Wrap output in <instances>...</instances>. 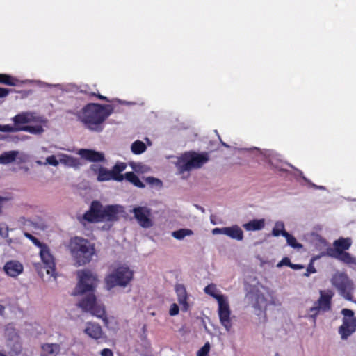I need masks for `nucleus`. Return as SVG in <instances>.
Returning a JSON list of instances; mask_svg holds the SVG:
<instances>
[{
    "label": "nucleus",
    "instance_id": "7",
    "mask_svg": "<svg viewBox=\"0 0 356 356\" xmlns=\"http://www.w3.org/2000/svg\"><path fill=\"white\" fill-rule=\"evenodd\" d=\"M331 282L345 299L353 301L354 284L346 273H336L332 276Z\"/></svg>",
    "mask_w": 356,
    "mask_h": 356
},
{
    "label": "nucleus",
    "instance_id": "8",
    "mask_svg": "<svg viewBox=\"0 0 356 356\" xmlns=\"http://www.w3.org/2000/svg\"><path fill=\"white\" fill-rule=\"evenodd\" d=\"M333 296L334 292L332 291L321 290L318 300L315 302L314 305L309 309V317L315 321L317 316L320 314L321 312H329L332 307V299Z\"/></svg>",
    "mask_w": 356,
    "mask_h": 356
},
{
    "label": "nucleus",
    "instance_id": "44",
    "mask_svg": "<svg viewBox=\"0 0 356 356\" xmlns=\"http://www.w3.org/2000/svg\"><path fill=\"white\" fill-rule=\"evenodd\" d=\"M179 307L176 303H173L170 305V308L169 310V314L170 316H176L179 314Z\"/></svg>",
    "mask_w": 356,
    "mask_h": 356
},
{
    "label": "nucleus",
    "instance_id": "18",
    "mask_svg": "<svg viewBox=\"0 0 356 356\" xmlns=\"http://www.w3.org/2000/svg\"><path fill=\"white\" fill-rule=\"evenodd\" d=\"M4 270L10 277H17L23 271V266L19 261H10L6 263Z\"/></svg>",
    "mask_w": 356,
    "mask_h": 356
},
{
    "label": "nucleus",
    "instance_id": "54",
    "mask_svg": "<svg viewBox=\"0 0 356 356\" xmlns=\"http://www.w3.org/2000/svg\"><path fill=\"white\" fill-rule=\"evenodd\" d=\"M4 311V307L2 306L1 304H0V314H1Z\"/></svg>",
    "mask_w": 356,
    "mask_h": 356
},
{
    "label": "nucleus",
    "instance_id": "29",
    "mask_svg": "<svg viewBox=\"0 0 356 356\" xmlns=\"http://www.w3.org/2000/svg\"><path fill=\"white\" fill-rule=\"evenodd\" d=\"M204 291L207 294H209L213 298H214L218 302H220L221 300L225 298V296L222 294L217 293L216 285L213 284L207 285L204 288Z\"/></svg>",
    "mask_w": 356,
    "mask_h": 356
},
{
    "label": "nucleus",
    "instance_id": "52",
    "mask_svg": "<svg viewBox=\"0 0 356 356\" xmlns=\"http://www.w3.org/2000/svg\"><path fill=\"white\" fill-rule=\"evenodd\" d=\"M290 267L291 268H293V269H295V270H298V269L303 268V266L300 265V264H291Z\"/></svg>",
    "mask_w": 356,
    "mask_h": 356
},
{
    "label": "nucleus",
    "instance_id": "17",
    "mask_svg": "<svg viewBox=\"0 0 356 356\" xmlns=\"http://www.w3.org/2000/svg\"><path fill=\"white\" fill-rule=\"evenodd\" d=\"M326 254L347 264H356L355 258H353L350 253L346 252L336 254V251H333V248H328Z\"/></svg>",
    "mask_w": 356,
    "mask_h": 356
},
{
    "label": "nucleus",
    "instance_id": "50",
    "mask_svg": "<svg viewBox=\"0 0 356 356\" xmlns=\"http://www.w3.org/2000/svg\"><path fill=\"white\" fill-rule=\"evenodd\" d=\"M305 181H307L312 188L315 189H324L325 188L322 186H317L313 183H312L309 180L307 179L306 178H304Z\"/></svg>",
    "mask_w": 356,
    "mask_h": 356
},
{
    "label": "nucleus",
    "instance_id": "51",
    "mask_svg": "<svg viewBox=\"0 0 356 356\" xmlns=\"http://www.w3.org/2000/svg\"><path fill=\"white\" fill-rule=\"evenodd\" d=\"M8 199L7 197L0 196V213L2 212L3 204L4 202L7 201Z\"/></svg>",
    "mask_w": 356,
    "mask_h": 356
},
{
    "label": "nucleus",
    "instance_id": "27",
    "mask_svg": "<svg viewBox=\"0 0 356 356\" xmlns=\"http://www.w3.org/2000/svg\"><path fill=\"white\" fill-rule=\"evenodd\" d=\"M124 179L138 188H143L145 186L138 177L133 172H126Z\"/></svg>",
    "mask_w": 356,
    "mask_h": 356
},
{
    "label": "nucleus",
    "instance_id": "36",
    "mask_svg": "<svg viewBox=\"0 0 356 356\" xmlns=\"http://www.w3.org/2000/svg\"><path fill=\"white\" fill-rule=\"evenodd\" d=\"M177 300L179 304L181 305V309L183 312H187L189 309L187 293L177 296Z\"/></svg>",
    "mask_w": 356,
    "mask_h": 356
},
{
    "label": "nucleus",
    "instance_id": "16",
    "mask_svg": "<svg viewBox=\"0 0 356 356\" xmlns=\"http://www.w3.org/2000/svg\"><path fill=\"white\" fill-rule=\"evenodd\" d=\"M60 350V345L58 343H44L41 345L40 356H58Z\"/></svg>",
    "mask_w": 356,
    "mask_h": 356
},
{
    "label": "nucleus",
    "instance_id": "33",
    "mask_svg": "<svg viewBox=\"0 0 356 356\" xmlns=\"http://www.w3.org/2000/svg\"><path fill=\"white\" fill-rule=\"evenodd\" d=\"M283 236L286 238L287 244L293 248H300L302 245L298 243L296 238L288 232H284Z\"/></svg>",
    "mask_w": 356,
    "mask_h": 356
},
{
    "label": "nucleus",
    "instance_id": "28",
    "mask_svg": "<svg viewBox=\"0 0 356 356\" xmlns=\"http://www.w3.org/2000/svg\"><path fill=\"white\" fill-rule=\"evenodd\" d=\"M19 80L9 74H0V83L10 86H15L19 84Z\"/></svg>",
    "mask_w": 356,
    "mask_h": 356
},
{
    "label": "nucleus",
    "instance_id": "31",
    "mask_svg": "<svg viewBox=\"0 0 356 356\" xmlns=\"http://www.w3.org/2000/svg\"><path fill=\"white\" fill-rule=\"evenodd\" d=\"M284 232H287L284 229V222L281 221L276 222L272 230V235L273 236H279L280 235L283 236Z\"/></svg>",
    "mask_w": 356,
    "mask_h": 356
},
{
    "label": "nucleus",
    "instance_id": "46",
    "mask_svg": "<svg viewBox=\"0 0 356 356\" xmlns=\"http://www.w3.org/2000/svg\"><path fill=\"white\" fill-rule=\"evenodd\" d=\"M101 356H113L112 350L109 348H104L101 353Z\"/></svg>",
    "mask_w": 356,
    "mask_h": 356
},
{
    "label": "nucleus",
    "instance_id": "9",
    "mask_svg": "<svg viewBox=\"0 0 356 356\" xmlns=\"http://www.w3.org/2000/svg\"><path fill=\"white\" fill-rule=\"evenodd\" d=\"M341 314L343 315V323L339 328V333L342 339H346L356 330V318L353 311L349 309H343Z\"/></svg>",
    "mask_w": 356,
    "mask_h": 356
},
{
    "label": "nucleus",
    "instance_id": "20",
    "mask_svg": "<svg viewBox=\"0 0 356 356\" xmlns=\"http://www.w3.org/2000/svg\"><path fill=\"white\" fill-rule=\"evenodd\" d=\"M90 168L95 174L97 175V180L99 181H105L109 180H114L111 170H108L104 167L98 166L97 165H92Z\"/></svg>",
    "mask_w": 356,
    "mask_h": 356
},
{
    "label": "nucleus",
    "instance_id": "5",
    "mask_svg": "<svg viewBox=\"0 0 356 356\" xmlns=\"http://www.w3.org/2000/svg\"><path fill=\"white\" fill-rule=\"evenodd\" d=\"M79 282L72 293V296H78L85 293H93L97 287L98 279L95 273L89 269L80 270L77 272Z\"/></svg>",
    "mask_w": 356,
    "mask_h": 356
},
{
    "label": "nucleus",
    "instance_id": "34",
    "mask_svg": "<svg viewBox=\"0 0 356 356\" xmlns=\"http://www.w3.org/2000/svg\"><path fill=\"white\" fill-rule=\"evenodd\" d=\"M20 131H27L31 134H39L43 132V128L41 125H35V126H24L23 127H20Z\"/></svg>",
    "mask_w": 356,
    "mask_h": 356
},
{
    "label": "nucleus",
    "instance_id": "10",
    "mask_svg": "<svg viewBox=\"0 0 356 356\" xmlns=\"http://www.w3.org/2000/svg\"><path fill=\"white\" fill-rule=\"evenodd\" d=\"M218 303V316L221 325L226 329L227 331H229L232 327V323L230 318L231 311L228 301L226 298H223Z\"/></svg>",
    "mask_w": 356,
    "mask_h": 356
},
{
    "label": "nucleus",
    "instance_id": "40",
    "mask_svg": "<svg viewBox=\"0 0 356 356\" xmlns=\"http://www.w3.org/2000/svg\"><path fill=\"white\" fill-rule=\"evenodd\" d=\"M145 182L149 185H155L159 187L162 186V181L159 179L154 178L153 177H147L145 178Z\"/></svg>",
    "mask_w": 356,
    "mask_h": 356
},
{
    "label": "nucleus",
    "instance_id": "26",
    "mask_svg": "<svg viewBox=\"0 0 356 356\" xmlns=\"http://www.w3.org/2000/svg\"><path fill=\"white\" fill-rule=\"evenodd\" d=\"M17 155V151L5 152L0 155V163L3 165L11 163L15 161Z\"/></svg>",
    "mask_w": 356,
    "mask_h": 356
},
{
    "label": "nucleus",
    "instance_id": "41",
    "mask_svg": "<svg viewBox=\"0 0 356 356\" xmlns=\"http://www.w3.org/2000/svg\"><path fill=\"white\" fill-rule=\"evenodd\" d=\"M8 227L6 223H0V236L2 238H7L8 236Z\"/></svg>",
    "mask_w": 356,
    "mask_h": 356
},
{
    "label": "nucleus",
    "instance_id": "1",
    "mask_svg": "<svg viewBox=\"0 0 356 356\" xmlns=\"http://www.w3.org/2000/svg\"><path fill=\"white\" fill-rule=\"evenodd\" d=\"M113 111L111 104L89 103L82 108L79 118L88 129L101 132L104 129V121L111 115Z\"/></svg>",
    "mask_w": 356,
    "mask_h": 356
},
{
    "label": "nucleus",
    "instance_id": "13",
    "mask_svg": "<svg viewBox=\"0 0 356 356\" xmlns=\"http://www.w3.org/2000/svg\"><path fill=\"white\" fill-rule=\"evenodd\" d=\"M40 255L47 274L54 276L56 272L55 261L47 245L40 248Z\"/></svg>",
    "mask_w": 356,
    "mask_h": 356
},
{
    "label": "nucleus",
    "instance_id": "4",
    "mask_svg": "<svg viewBox=\"0 0 356 356\" xmlns=\"http://www.w3.org/2000/svg\"><path fill=\"white\" fill-rule=\"evenodd\" d=\"M209 161V154L207 152L198 153L190 151L184 153L178 160V167L181 172L202 168Z\"/></svg>",
    "mask_w": 356,
    "mask_h": 356
},
{
    "label": "nucleus",
    "instance_id": "2",
    "mask_svg": "<svg viewBox=\"0 0 356 356\" xmlns=\"http://www.w3.org/2000/svg\"><path fill=\"white\" fill-rule=\"evenodd\" d=\"M71 254L77 266H83L91 261L95 253L94 245L82 237L75 236L70 243Z\"/></svg>",
    "mask_w": 356,
    "mask_h": 356
},
{
    "label": "nucleus",
    "instance_id": "6",
    "mask_svg": "<svg viewBox=\"0 0 356 356\" xmlns=\"http://www.w3.org/2000/svg\"><path fill=\"white\" fill-rule=\"evenodd\" d=\"M78 306L83 312H89L97 318H102L107 323L105 307L102 304L97 302V298L93 293H89L84 296L78 303Z\"/></svg>",
    "mask_w": 356,
    "mask_h": 356
},
{
    "label": "nucleus",
    "instance_id": "49",
    "mask_svg": "<svg viewBox=\"0 0 356 356\" xmlns=\"http://www.w3.org/2000/svg\"><path fill=\"white\" fill-rule=\"evenodd\" d=\"M281 265H286L288 266H291V263L290 259L288 257H284L282 259L280 264L278 266H281Z\"/></svg>",
    "mask_w": 356,
    "mask_h": 356
},
{
    "label": "nucleus",
    "instance_id": "43",
    "mask_svg": "<svg viewBox=\"0 0 356 356\" xmlns=\"http://www.w3.org/2000/svg\"><path fill=\"white\" fill-rule=\"evenodd\" d=\"M46 163L53 166H57L59 163L54 155L48 156L46 159Z\"/></svg>",
    "mask_w": 356,
    "mask_h": 356
},
{
    "label": "nucleus",
    "instance_id": "35",
    "mask_svg": "<svg viewBox=\"0 0 356 356\" xmlns=\"http://www.w3.org/2000/svg\"><path fill=\"white\" fill-rule=\"evenodd\" d=\"M80 92L81 93H84L88 95L90 97H96L100 100H104L108 102V99L106 97L100 95L99 93H96L95 92L91 91L87 86H84L83 88H81Z\"/></svg>",
    "mask_w": 356,
    "mask_h": 356
},
{
    "label": "nucleus",
    "instance_id": "22",
    "mask_svg": "<svg viewBox=\"0 0 356 356\" xmlns=\"http://www.w3.org/2000/svg\"><path fill=\"white\" fill-rule=\"evenodd\" d=\"M225 235L231 238L241 241L243 238V232L238 225L226 227Z\"/></svg>",
    "mask_w": 356,
    "mask_h": 356
},
{
    "label": "nucleus",
    "instance_id": "12",
    "mask_svg": "<svg viewBox=\"0 0 356 356\" xmlns=\"http://www.w3.org/2000/svg\"><path fill=\"white\" fill-rule=\"evenodd\" d=\"M138 224L143 228H149L153 225L152 220L150 218L151 210L146 207H134L132 210Z\"/></svg>",
    "mask_w": 356,
    "mask_h": 356
},
{
    "label": "nucleus",
    "instance_id": "3",
    "mask_svg": "<svg viewBox=\"0 0 356 356\" xmlns=\"http://www.w3.org/2000/svg\"><path fill=\"white\" fill-rule=\"evenodd\" d=\"M133 277L134 272L127 266H120L106 275L104 278L106 288L111 290L115 286L126 287Z\"/></svg>",
    "mask_w": 356,
    "mask_h": 356
},
{
    "label": "nucleus",
    "instance_id": "48",
    "mask_svg": "<svg viewBox=\"0 0 356 356\" xmlns=\"http://www.w3.org/2000/svg\"><path fill=\"white\" fill-rule=\"evenodd\" d=\"M9 93V89L0 87V98L6 97Z\"/></svg>",
    "mask_w": 356,
    "mask_h": 356
},
{
    "label": "nucleus",
    "instance_id": "23",
    "mask_svg": "<svg viewBox=\"0 0 356 356\" xmlns=\"http://www.w3.org/2000/svg\"><path fill=\"white\" fill-rule=\"evenodd\" d=\"M243 227L246 231L261 230L265 227V220L264 218L254 219L245 223Z\"/></svg>",
    "mask_w": 356,
    "mask_h": 356
},
{
    "label": "nucleus",
    "instance_id": "32",
    "mask_svg": "<svg viewBox=\"0 0 356 356\" xmlns=\"http://www.w3.org/2000/svg\"><path fill=\"white\" fill-rule=\"evenodd\" d=\"M193 234V231L189 229H180L172 232V235L174 238L178 240L183 239L186 236Z\"/></svg>",
    "mask_w": 356,
    "mask_h": 356
},
{
    "label": "nucleus",
    "instance_id": "21",
    "mask_svg": "<svg viewBox=\"0 0 356 356\" xmlns=\"http://www.w3.org/2000/svg\"><path fill=\"white\" fill-rule=\"evenodd\" d=\"M33 120V115L25 112L16 115L13 120L17 127H23L22 124L30 122Z\"/></svg>",
    "mask_w": 356,
    "mask_h": 356
},
{
    "label": "nucleus",
    "instance_id": "47",
    "mask_svg": "<svg viewBox=\"0 0 356 356\" xmlns=\"http://www.w3.org/2000/svg\"><path fill=\"white\" fill-rule=\"evenodd\" d=\"M225 229H226V227H222V228L216 227L213 229L212 232L213 234H225Z\"/></svg>",
    "mask_w": 356,
    "mask_h": 356
},
{
    "label": "nucleus",
    "instance_id": "42",
    "mask_svg": "<svg viewBox=\"0 0 356 356\" xmlns=\"http://www.w3.org/2000/svg\"><path fill=\"white\" fill-rule=\"evenodd\" d=\"M175 289L177 296L184 295V294L187 293L186 288L183 284H176Z\"/></svg>",
    "mask_w": 356,
    "mask_h": 356
},
{
    "label": "nucleus",
    "instance_id": "11",
    "mask_svg": "<svg viewBox=\"0 0 356 356\" xmlns=\"http://www.w3.org/2000/svg\"><path fill=\"white\" fill-rule=\"evenodd\" d=\"M124 212L123 207L118 204H110L102 207L101 222H115L118 220L119 215Z\"/></svg>",
    "mask_w": 356,
    "mask_h": 356
},
{
    "label": "nucleus",
    "instance_id": "45",
    "mask_svg": "<svg viewBox=\"0 0 356 356\" xmlns=\"http://www.w3.org/2000/svg\"><path fill=\"white\" fill-rule=\"evenodd\" d=\"M316 272V270L312 263V261L310 262L309 266L307 268L306 272L304 273L305 276L308 277L310 274L315 273Z\"/></svg>",
    "mask_w": 356,
    "mask_h": 356
},
{
    "label": "nucleus",
    "instance_id": "24",
    "mask_svg": "<svg viewBox=\"0 0 356 356\" xmlns=\"http://www.w3.org/2000/svg\"><path fill=\"white\" fill-rule=\"evenodd\" d=\"M350 245L351 241L350 238H340L334 242V249H333V251H336V254L344 252L348 250Z\"/></svg>",
    "mask_w": 356,
    "mask_h": 356
},
{
    "label": "nucleus",
    "instance_id": "15",
    "mask_svg": "<svg viewBox=\"0 0 356 356\" xmlns=\"http://www.w3.org/2000/svg\"><path fill=\"white\" fill-rule=\"evenodd\" d=\"M84 332L90 338L96 341H106V336L103 332L99 324L92 322H88L84 329Z\"/></svg>",
    "mask_w": 356,
    "mask_h": 356
},
{
    "label": "nucleus",
    "instance_id": "14",
    "mask_svg": "<svg viewBox=\"0 0 356 356\" xmlns=\"http://www.w3.org/2000/svg\"><path fill=\"white\" fill-rule=\"evenodd\" d=\"M102 207L100 202L92 201L89 210L83 214V218L88 222H101Z\"/></svg>",
    "mask_w": 356,
    "mask_h": 356
},
{
    "label": "nucleus",
    "instance_id": "19",
    "mask_svg": "<svg viewBox=\"0 0 356 356\" xmlns=\"http://www.w3.org/2000/svg\"><path fill=\"white\" fill-rule=\"evenodd\" d=\"M79 154L82 158L92 162L103 161L104 160L103 153L92 149H81L79 150Z\"/></svg>",
    "mask_w": 356,
    "mask_h": 356
},
{
    "label": "nucleus",
    "instance_id": "38",
    "mask_svg": "<svg viewBox=\"0 0 356 356\" xmlns=\"http://www.w3.org/2000/svg\"><path fill=\"white\" fill-rule=\"evenodd\" d=\"M24 234L26 238L29 239L37 247H39L41 248L43 245H45V244L41 243L36 237H35L34 236H33L32 234H31L29 232H24Z\"/></svg>",
    "mask_w": 356,
    "mask_h": 356
},
{
    "label": "nucleus",
    "instance_id": "39",
    "mask_svg": "<svg viewBox=\"0 0 356 356\" xmlns=\"http://www.w3.org/2000/svg\"><path fill=\"white\" fill-rule=\"evenodd\" d=\"M209 350H210V344L209 342H207L197 351V356H209Z\"/></svg>",
    "mask_w": 356,
    "mask_h": 356
},
{
    "label": "nucleus",
    "instance_id": "55",
    "mask_svg": "<svg viewBox=\"0 0 356 356\" xmlns=\"http://www.w3.org/2000/svg\"><path fill=\"white\" fill-rule=\"evenodd\" d=\"M0 356H7V355H6L5 354L0 352Z\"/></svg>",
    "mask_w": 356,
    "mask_h": 356
},
{
    "label": "nucleus",
    "instance_id": "53",
    "mask_svg": "<svg viewBox=\"0 0 356 356\" xmlns=\"http://www.w3.org/2000/svg\"><path fill=\"white\" fill-rule=\"evenodd\" d=\"M67 160H68V161H70V164L71 165H75V163L76 161V159H74L73 157H71V156H67Z\"/></svg>",
    "mask_w": 356,
    "mask_h": 356
},
{
    "label": "nucleus",
    "instance_id": "25",
    "mask_svg": "<svg viewBox=\"0 0 356 356\" xmlns=\"http://www.w3.org/2000/svg\"><path fill=\"white\" fill-rule=\"evenodd\" d=\"M127 168V164L123 162L117 163L112 168L111 172L115 181H122L124 176L121 174Z\"/></svg>",
    "mask_w": 356,
    "mask_h": 356
},
{
    "label": "nucleus",
    "instance_id": "30",
    "mask_svg": "<svg viewBox=\"0 0 356 356\" xmlns=\"http://www.w3.org/2000/svg\"><path fill=\"white\" fill-rule=\"evenodd\" d=\"M146 149L147 147L145 144L140 140L134 142L131 147V152L135 154H140L143 153Z\"/></svg>",
    "mask_w": 356,
    "mask_h": 356
},
{
    "label": "nucleus",
    "instance_id": "37",
    "mask_svg": "<svg viewBox=\"0 0 356 356\" xmlns=\"http://www.w3.org/2000/svg\"><path fill=\"white\" fill-rule=\"evenodd\" d=\"M0 131H2V132L20 131V127H17L15 124H14V125H10V124L1 125L0 124Z\"/></svg>",
    "mask_w": 356,
    "mask_h": 356
}]
</instances>
